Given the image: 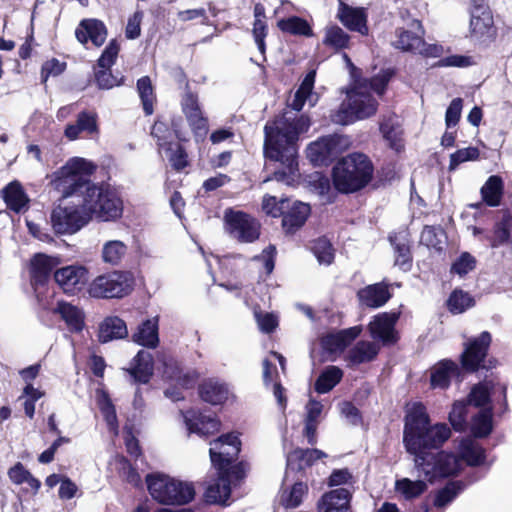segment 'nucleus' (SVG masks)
I'll use <instances>...</instances> for the list:
<instances>
[{
  "label": "nucleus",
  "mask_w": 512,
  "mask_h": 512,
  "mask_svg": "<svg viewBox=\"0 0 512 512\" xmlns=\"http://www.w3.org/2000/svg\"><path fill=\"white\" fill-rule=\"evenodd\" d=\"M450 429L445 424L430 425L429 416L422 403L407 406L404 445L407 452L414 455L415 467L419 476L429 482L437 478L458 474L464 465L478 466L485 463V452L473 439H462L458 445V455L447 452L430 453L426 449L437 448L450 437Z\"/></svg>",
  "instance_id": "1"
},
{
  "label": "nucleus",
  "mask_w": 512,
  "mask_h": 512,
  "mask_svg": "<svg viewBox=\"0 0 512 512\" xmlns=\"http://www.w3.org/2000/svg\"><path fill=\"white\" fill-rule=\"evenodd\" d=\"M310 125L307 116L296 117L290 113H284L265 125V156L282 166L281 170L274 173L277 181L287 185L295 181L298 171L297 141L301 134L308 131Z\"/></svg>",
  "instance_id": "2"
},
{
  "label": "nucleus",
  "mask_w": 512,
  "mask_h": 512,
  "mask_svg": "<svg viewBox=\"0 0 512 512\" xmlns=\"http://www.w3.org/2000/svg\"><path fill=\"white\" fill-rule=\"evenodd\" d=\"M342 57L350 69L352 82L347 90L346 100L341 104L339 110L332 115V121L336 124L347 125L357 120L366 119L376 113L378 103L372 96L371 91L378 95L383 94L391 78V73L382 71L368 81L358 75V69L347 54L344 53Z\"/></svg>",
  "instance_id": "3"
},
{
  "label": "nucleus",
  "mask_w": 512,
  "mask_h": 512,
  "mask_svg": "<svg viewBox=\"0 0 512 512\" xmlns=\"http://www.w3.org/2000/svg\"><path fill=\"white\" fill-rule=\"evenodd\" d=\"M372 174L373 166L367 156L353 153L334 166L333 185L341 193H353L365 187L370 182Z\"/></svg>",
  "instance_id": "4"
},
{
  "label": "nucleus",
  "mask_w": 512,
  "mask_h": 512,
  "mask_svg": "<svg viewBox=\"0 0 512 512\" xmlns=\"http://www.w3.org/2000/svg\"><path fill=\"white\" fill-rule=\"evenodd\" d=\"M95 168L93 163L84 158H71L50 175V184L64 199L77 194L84 196L87 186L92 185L88 177Z\"/></svg>",
  "instance_id": "5"
},
{
  "label": "nucleus",
  "mask_w": 512,
  "mask_h": 512,
  "mask_svg": "<svg viewBox=\"0 0 512 512\" xmlns=\"http://www.w3.org/2000/svg\"><path fill=\"white\" fill-rule=\"evenodd\" d=\"M145 482L150 496L163 505H184L195 497L193 483L166 474H148Z\"/></svg>",
  "instance_id": "6"
},
{
  "label": "nucleus",
  "mask_w": 512,
  "mask_h": 512,
  "mask_svg": "<svg viewBox=\"0 0 512 512\" xmlns=\"http://www.w3.org/2000/svg\"><path fill=\"white\" fill-rule=\"evenodd\" d=\"M82 201L89 221L92 219L102 222L114 221L123 214V201L109 186L92 183L87 186Z\"/></svg>",
  "instance_id": "7"
},
{
  "label": "nucleus",
  "mask_w": 512,
  "mask_h": 512,
  "mask_svg": "<svg viewBox=\"0 0 512 512\" xmlns=\"http://www.w3.org/2000/svg\"><path fill=\"white\" fill-rule=\"evenodd\" d=\"M133 289V278L130 273L111 271L94 278L88 285V293L93 298H122Z\"/></svg>",
  "instance_id": "8"
},
{
  "label": "nucleus",
  "mask_w": 512,
  "mask_h": 512,
  "mask_svg": "<svg viewBox=\"0 0 512 512\" xmlns=\"http://www.w3.org/2000/svg\"><path fill=\"white\" fill-rule=\"evenodd\" d=\"M223 228L232 239L241 243H251L259 238L260 224L249 214L228 208L223 213Z\"/></svg>",
  "instance_id": "9"
},
{
  "label": "nucleus",
  "mask_w": 512,
  "mask_h": 512,
  "mask_svg": "<svg viewBox=\"0 0 512 512\" xmlns=\"http://www.w3.org/2000/svg\"><path fill=\"white\" fill-rule=\"evenodd\" d=\"M84 205L60 203L51 212L50 220L57 234H73L90 221Z\"/></svg>",
  "instance_id": "10"
},
{
  "label": "nucleus",
  "mask_w": 512,
  "mask_h": 512,
  "mask_svg": "<svg viewBox=\"0 0 512 512\" xmlns=\"http://www.w3.org/2000/svg\"><path fill=\"white\" fill-rule=\"evenodd\" d=\"M240 440L234 433L222 435L210 443V457L212 464L219 471L231 472L230 467L240 452Z\"/></svg>",
  "instance_id": "11"
},
{
  "label": "nucleus",
  "mask_w": 512,
  "mask_h": 512,
  "mask_svg": "<svg viewBox=\"0 0 512 512\" xmlns=\"http://www.w3.org/2000/svg\"><path fill=\"white\" fill-rule=\"evenodd\" d=\"M349 139L342 135L322 137L307 147V158L314 165H323L349 147Z\"/></svg>",
  "instance_id": "12"
},
{
  "label": "nucleus",
  "mask_w": 512,
  "mask_h": 512,
  "mask_svg": "<svg viewBox=\"0 0 512 512\" xmlns=\"http://www.w3.org/2000/svg\"><path fill=\"white\" fill-rule=\"evenodd\" d=\"M470 34L475 41L481 44H489L496 38L497 30L488 5L484 3H475L473 5L471 9Z\"/></svg>",
  "instance_id": "13"
},
{
  "label": "nucleus",
  "mask_w": 512,
  "mask_h": 512,
  "mask_svg": "<svg viewBox=\"0 0 512 512\" xmlns=\"http://www.w3.org/2000/svg\"><path fill=\"white\" fill-rule=\"evenodd\" d=\"M54 279L65 293L74 295L87 284L88 270L79 265L66 266L55 271Z\"/></svg>",
  "instance_id": "14"
},
{
  "label": "nucleus",
  "mask_w": 512,
  "mask_h": 512,
  "mask_svg": "<svg viewBox=\"0 0 512 512\" xmlns=\"http://www.w3.org/2000/svg\"><path fill=\"white\" fill-rule=\"evenodd\" d=\"M397 320V313H381L376 315L368 326L371 336L382 341L384 345L395 343L398 339L397 332L395 331Z\"/></svg>",
  "instance_id": "15"
},
{
  "label": "nucleus",
  "mask_w": 512,
  "mask_h": 512,
  "mask_svg": "<svg viewBox=\"0 0 512 512\" xmlns=\"http://www.w3.org/2000/svg\"><path fill=\"white\" fill-rule=\"evenodd\" d=\"M490 343L491 336L488 332H483L478 338L466 343L462 354L463 367L469 371L477 370L486 356Z\"/></svg>",
  "instance_id": "16"
},
{
  "label": "nucleus",
  "mask_w": 512,
  "mask_h": 512,
  "mask_svg": "<svg viewBox=\"0 0 512 512\" xmlns=\"http://www.w3.org/2000/svg\"><path fill=\"white\" fill-rule=\"evenodd\" d=\"M77 40L82 44L91 42L94 46L103 45L107 37V29L104 23L98 19H83L75 30Z\"/></svg>",
  "instance_id": "17"
},
{
  "label": "nucleus",
  "mask_w": 512,
  "mask_h": 512,
  "mask_svg": "<svg viewBox=\"0 0 512 512\" xmlns=\"http://www.w3.org/2000/svg\"><path fill=\"white\" fill-rule=\"evenodd\" d=\"M232 477L241 478L238 467L232 468L231 472L219 471L218 480L206 489V500L210 503L226 504L230 496L229 483Z\"/></svg>",
  "instance_id": "18"
},
{
  "label": "nucleus",
  "mask_w": 512,
  "mask_h": 512,
  "mask_svg": "<svg viewBox=\"0 0 512 512\" xmlns=\"http://www.w3.org/2000/svg\"><path fill=\"white\" fill-rule=\"evenodd\" d=\"M337 18L351 31H357L362 35L368 33L367 15L363 8L351 7L339 0Z\"/></svg>",
  "instance_id": "19"
},
{
  "label": "nucleus",
  "mask_w": 512,
  "mask_h": 512,
  "mask_svg": "<svg viewBox=\"0 0 512 512\" xmlns=\"http://www.w3.org/2000/svg\"><path fill=\"white\" fill-rule=\"evenodd\" d=\"M362 331L361 326L330 333L321 339V345L330 354H340Z\"/></svg>",
  "instance_id": "20"
},
{
  "label": "nucleus",
  "mask_w": 512,
  "mask_h": 512,
  "mask_svg": "<svg viewBox=\"0 0 512 512\" xmlns=\"http://www.w3.org/2000/svg\"><path fill=\"white\" fill-rule=\"evenodd\" d=\"M351 494L345 488L325 493L317 504V512H350Z\"/></svg>",
  "instance_id": "21"
},
{
  "label": "nucleus",
  "mask_w": 512,
  "mask_h": 512,
  "mask_svg": "<svg viewBox=\"0 0 512 512\" xmlns=\"http://www.w3.org/2000/svg\"><path fill=\"white\" fill-rule=\"evenodd\" d=\"M82 134L93 136L98 134L97 116L94 113L81 112L75 123L68 124L64 135L70 141L78 139Z\"/></svg>",
  "instance_id": "22"
},
{
  "label": "nucleus",
  "mask_w": 512,
  "mask_h": 512,
  "mask_svg": "<svg viewBox=\"0 0 512 512\" xmlns=\"http://www.w3.org/2000/svg\"><path fill=\"white\" fill-rule=\"evenodd\" d=\"M189 433H195L207 437L219 431L220 423L211 416L202 415L195 411H188L184 415Z\"/></svg>",
  "instance_id": "23"
},
{
  "label": "nucleus",
  "mask_w": 512,
  "mask_h": 512,
  "mask_svg": "<svg viewBox=\"0 0 512 512\" xmlns=\"http://www.w3.org/2000/svg\"><path fill=\"white\" fill-rule=\"evenodd\" d=\"M460 375V369L456 363L442 360L430 370V384L434 389H446L450 381Z\"/></svg>",
  "instance_id": "24"
},
{
  "label": "nucleus",
  "mask_w": 512,
  "mask_h": 512,
  "mask_svg": "<svg viewBox=\"0 0 512 512\" xmlns=\"http://www.w3.org/2000/svg\"><path fill=\"white\" fill-rule=\"evenodd\" d=\"M316 71L311 70L306 74L304 79L302 80L299 88L295 92L294 99L292 100L290 106L295 111H300L304 107L305 103L308 102L310 106H314L318 100L319 96L316 92H314V83H315Z\"/></svg>",
  "instance_id": "25"
},
{
  "label": "nucleus",
  "mask_w": 512,
  "mask_h": 512,
  "mask_svg": "<svg viewBox=\"0 0 512 512\" xmlns=\"http://www.w3.org/2000/svg\"><path fill=\"white\" fill-rule=\"evenodd\" d=\"M357 297L362 306L379 308L390 299L391 294L387 284L376 283L360 289L357 292Z\"/></svg>",
  "instance_id": "26"
},
{
  "label": "nucleus",
  "mask_w": 512,
  "mask_h": 512,
  "mask_svg": "<svg viewBox=\"0 0 512 512\" xmlns=\"http://www.w3.org/2000/svg\"><path fill=\"white\" fill-rule=\"evenodd\" d=\"M163 375L165 379L175 382L181 388L192 386L198 378L194 370L184 371L178 361L172 358L164 361Z\"/></svg>",
  "instance_id": "27"
},
{
  "label": "nucleus",
  "mask_w": 512,
  "mask_h": 512,
  "mask_svg": "<svg viewBox=\"0 0 512 512\" xmlns=\"http://www.w3.org/2000/svg\"><path fill=\"white\" fill-rule=\"evenodd\" d=\"M2 198L7 207L16 213L28 208L29 198L18 181H12L2 190Z\"/></svg>",
  "instance_id": "28"
},
{
  "label": "nucleus",
  "mask_w": 512,
  "mask_h": 512,
  "mask_svg": "<svg viewBox=\"0 0 512 512\" xmlns=\"http://www.w3.org/2000/svg\"><path fill=\"white\" fill-rule=\"evenodd\" d=\"M60 264L58 257L49 256L46 254H36L30 263V272L32 279L36 283H43L46 281L51 271Z\"/></svg>",
  "instance_id": "29"
},
{
  "label": "nucleus",
  "mask_w": 512,
  "mask_h": 512,
  "mask_svg": "<svg viewBox=\"0 0 512 512\" xmlns=\"http://www.w3.org/2000/svg\"><path fill=\"white\" fill-rule=\"evenodd\" d=\"M200 396L212 405L224 403L229 397V388L216 379H208L200 386Z\"/></svg>",
  "instance_id": "30"
},
{
  "label": "nucleus",
  "mask_w": 512,
  "mask_h": 512,
  "mask_svg": "<svg viewBox=\"0 0 512 512\" xmlns=\"http://www.w3.org/2000/svg\"><path fill=\"white\" fill-rule=\"evenodd\" d=\"M133 341L148 348L157 347L159 343L158 317H152L142 322L133 334Z\"/></svg>",
  "instance_id": "31"
},
{
  "label": "nucleus",
  "mask_w": 512,
  "mask_h": 512,
  "mask_svg": "<svg viewBox=\"0 0 512 512\" xmlns=\"http://www.w3.org/2000/svg\"><path fill=\"white\" fill-rule=\"evenodd\" d=\"M128 335L125 322L117 316H110L103 320L99 327V340L109 342L115 339H122Z\"/></svg>",
  "instance_id": "32"
},
{
  "label": "nucleus",
  "mask_w": 512,
  "mask_h": 512,
  "mask_svg": "<svg viewBox=\"0 0 512 512\" xmlns=\"http://www.w3.org/2000/svg\"><path fill=\"white\" fill-rule=\"evenodd\" d=\"M56 312L65 321L70 331L80 332L84 328L85 314L81 308L67 302H60Z\"/></svg>",
  "instance_id": "33"
},
{
  "label": "nucleus",
  "mask_w": 512,
  "mask_h": 512,
  "mask_svg": "<svg viewBox=\"0 0 512 512\" xmlns=\"http://www.w3.org/2000/svg\"><path fill=\"white\" fill-rule=\"evenodd\" d=\"M402 51H408L415 54H420L425 57H440L444 53L443 46L436 43H426L420 36L412 37V42L401 40L399 43Z\"/></svg>",
  "instance_id": "34"
},
{
  "label": "nucleus",
  "mask_w": 512,
  "mask_h": 512,
  "mask_svg": "<svg viewBox=\"0 0 512 512\" xmlns=\"http://www.w3.org/2000/svg\"><path fill=\"white\" fill-rule=\"evenodd\" d=\"M326 454L318 449H296L287 456V467L292 470H302L325 457Z\"/></svg>",
  "instance_id": "35"
},
{
  "label": "nucleus",
  "mask_w": 512,
  "mask_h": 512,
  "mask_svg": "<svg viewBox=\"0 0 512 512\" xmlns=\"http://www.w3.org/2000/svg\"><path fill=\"white\" fill-rule=\"evenodd\" d=\"M128 372L136 381L147 383L153 373V358L151 353L144 350L139 351L134 358L133 366Z\"/></svg>",
  "instance_id": "36"
},
{
  "label": "nucleus",
  "mask_w": 512,
  "mask_h": 512,
  "mask_svg": "<svg viewBox=\"0 0 512 512\" xmlns=\"http://www.w3.org/2000/svg\"><path fill=\"white\" fill-rule=\"evenodd\" d=\"M309 214L310 207L308 204L295 202L291 209L283 216L282 223L284 229L289 233L294 232L305 223Z\"/></svg>",
  "instance_id": "37"
},
{
  "label": "nucleus",
  "mask_w": 512,
  "mask_h": 512,
  "mask_svg": "<svg viewBox=\"0 0 512 512\" xmlns=\"http://www.w3.org/2000/svg\"><path fill=\"white\" fill-rule=\"evenodd\" d=\"M308 493V486L303 482H296L291 487L283 488L279 494V503L286 509L299 507Z\"/></svg>",
  "instance_id": "38"
},
{
  "label": "nucleus",
  "mask_w": 512,
  "mask_h": 512,
  "mask_svg": "<svg viewBox=\"0 0 512 512\" xmlns=\"http://www.w3.org/2000/svg\"><path fill=\"white\" fill-rule=\"evenodd\" d=\"M500 392L505 395L506 388L500 384H497ZM496 385L492 381H485L474 386L469 394V403L473 404L476 407L487 408L490 407L489 400L492 391H494Z\"/></svg>",
  "instance_id": "39"
},
{
  "label": "nucleus",
  "mask_w": 512,
  "mask_h": 512,
  "mask_svg": "<svg viewBox=\"0 0 512 512\" xmlns=\"http://www.w3.org/2000/svg\"><path fill=\"white\" fill-rule=\"evenodd\" d=\"M128 247L121 240H108L101 248V259L109 265H118L126 256Z\"/></svg>",
  "instance_id": "40"
},
{
  "label": "nucleus",
  "mask_w": 512,
  "mask_h": 512,
  "mask_svg": "<svg viewBox=\"0 0 512 512\" xmlns=\"http://www.w3.org/2000/svg\"><path fill=\"white\" fill-rule=\"evenodd\" d=\"M96 399L97 405L107 423L108 429L114 435H118V422L116 411L108 394L103 390H97Z\"/></svg>",
  "instance_id": "41"
},
{
  "label": "nucleus",
  "mask_w": 512,
  "mask_h": 512,
  "mask_svg": "<svg viewBox=\"0 0 512 512\" xmlns=\"http://www.w3.org/2000/svg\"><path fill=\"white\" fill-rule=\"evenodd\" d=\"M277 26L284 33L305 37L313 36L311 25L307 20L297 16L281 19L278 21Z\"/></svg>",
  "instance_id": "42"
},
{
  "label": "nucleus",
  "mask_w": 512,
  "mask_h": 512,
  "mask_svg": "<svg viewBox=\"0 0 512 512\" xmlns=\"http://www.w3.org/2000/svg\"><path fill=\"white\" fill-rule=\"evenodd\" d=\"M379 352V346L369 341L358 342L348 353L352 364H361L373 360Z\"/></svg>",
  "instance_id": "43"
},
{
  "label": "nucleus",
  "mask_w": 512,
  "mask_h": 512,
  "mask_svg": "<svg viewBox=\"0 0 512 512\" xmlns=\"http://www.w3.org/2000/svg\"><path fill=\"white\" fill-rule=\"evenodd\" d=\"M503 193V181L499 176H490L481 188L483 200L489 206L495 207L500 204Z\"/></svg>",
  "instance_id": "44"
},
{
  "label": "nucleus",
  "mask_w": 512,
  "mask_h": 512,
  "mask_svg": "<svg viewBox=\"0 0 512 512\" xmlns=\"http://www.w3.org/2000/svg\"><path fill=\"white\" fill-rule=\"evenodd\" d=\"M349 35L337 25H329L324 29L323 44L334 50H341L348 47Z\"/></svg>",
  "instance_id": "45"
},
{
  "label": "nucleus",
  "mask_w": 512,
  "mask_h": 512,
  "mask_svg": "<svg viewBox=\"0 0 512 512\" xmlns=\"http://www.w3.org/2000/svg\"><path fill=\"white\" fill-rule=\"evenodd\" d=\"M342 377L343 372L339 367L329 366L318 377L315 389L318 393H327L340 382Z\"/></svg>",
  "instance_id": "46"
},
{
  "label": "nucleus",
  "mask_w": 512,
  "mask_h": 512,
  "mask_svg": "<svg viewBox=\"0 0 512 512\" xmlns=\"http://www.w3.org/2000/svg\"><path fill=\"white\" fill-rule=\"evenodd\" d=\"M427 488L422 480L412 481L409 478H402L395 482V491L405 499H413L420 496Z\"/></svg>",
  "instance_id": "47"
},
{
  "label": "nucleus",
  "mask_w": 512,
  "mask_h": 512,
  "mask_svg": "<svg viewBox=\"0 0 512 512\" xmlns=\"http://www.w3.org/2000/svg\"><path fill=\"white\" fill-rule=\"evenodd\" d=\"M474 304V298L463 290H454L447 300L448 310L453 314H461Z\"/></svg>",
  "instance_id": "48"
},
{
  "label": "nucleus",
  "mask_w": 512,
  "mask_h": 512,
  "mask_svg": "<svg viewBox=\"0 0 512 512\" xmlns=\"http://www.w3.org/2000/svg\"><path fill=\"white\" fill-rule=\"evenodd\" d=\"M472 433L476 437H485L492 431V408L487 407L482 409L472 419L471 424Z\"/></svg>",
  "instance_id": "49"
},
{
  "label": "nucleus",
  "mask_w": 512,
  "mask_h": 512,
  "mask_svg": "<svg viewBox=\"0 0 512 512\" xmlns=\"http://www.w3.org/2000/svg\"><path fill=\"white\" fill-rule=\"evenodd\" d=\"M160 153H164L171 165L177 170L183 169L188 164L187 154L177 143H169L168 146L160 143Z\"/></svg>",
  "instance_id": "50"
},
{
  "label": "nucleus",
  "mask_w": 512,
  "mask_h": 512,
  "mask_svg": "<svg viewBox=\"0 0 512 512\" xmlns=\"http://www.w3.org/2000/svg\"><path fill=\"white\" fill-rule=\"evenodd\" d=\"M137 90L141 98L145 113L147 115H151L153 113L155 96L153 93L151 80L148 76H144L138 80Z\"/></svg>",
  "instance_id": "51"
},
{
  "label": "nucleus",
  "mask_w": 512,
  "mask_h": 512,
  "mask_svg": "<svg viewBox=\"0 0 512 512\" xmlns=\"http://www.w3.org/2000/svg\"><path fill=\"white\" fill-rule=\"evenodd\" d=\"M446 236L441 228L426 226L421 233V243L436 250H442Z\"/></svg>",
  "instance_id": "52"
},
{
  "label": "nucleus",
  "mask_w": 512,
  "mask_h": 512,
  "mask_svg": "<svg viewBox=\"0 0 512 512\" xmlns=\"http://www.w3.org/2000/svg\"><path fill=\"white\" fill-rule=\"evenodd\" d=\"M480 158V150L477 147L469 146L458 149L450 155L449 170H455L460 164L468 161H477Z\"/></svg>",
  "instance_id": "53"
},
{
  "label": "nucleus",
  "mask_w": 512,
  "mask_h": 512,
  "mask_svg": "<svg viewBox=\"0 0 512 512\" xmlns=\"http://www.w3.org/2000/svg\"><path fill=\"white\" fill-rule=\"evenodd\" d=\"M420 36L421 38L424 36V29L422 24L418 20H412L407 29L399 28L396 30V39L392 42L393 46L397 49L401 50L399 46L400 41L403 39L406 42H412V37Z\"/></svg>",
  "instance_id": "54"
},
{
  "label": "nucleus",
  "mask_w": 512,
  "mask_h": 512,
  "mask_svg": "<svg viewBox=\"0 0 512 512\" xmlns=\"http://www.w3.org/2000/svg\"><path fill=\"white\" fill-rule=\"evenodd\" d=\"M463 489L461 482H450L442 490H440L434 500V505L443 508L449 504L457 494Z\"/></svg>",
  "instance_id": "55"
},
{
  "label": "nucleus",
  "mask_w": 512,
  "mask_h": 512,
  "mask_svg": "<svg viewBox=\"0 0 512 512\" xmlns=\"http://www.w3.org/2000/svg\"><path fill=\"white\" fill-rule=\"evenodd\" d=\"M380 131L391 148L396 151H399L402 148L403 145L400 133L390 120L382 121L380 123Z\"/></svg>",
  "instance_id": "56"
},
{
  "label": "nucleus",
  "mask_w": 512,
  "mask_h": 512,
  "mask_svg": "<svg viewBox=\"0 0 512 512\" xmlns=\"http://www.w3.org/2000/svg\"><path fill=\"white\" fill-rule=\"evenodd\" d=\"M449 421L457 431L464 429L466 424V403L464 401H455L449 413Z\"/></svg>",
  "instance_id": "57"
},
{
  "label": "nucleus",
  "mask_w": 512,
  "mask_h": 512,
  "mask_svg": "<svg viewBox=\"0 0 512 512\" xmlns=\"http://www.w3.org/2000/svg\"><path fill=\"white\" fill-rule=\"evenodd\" d=\"M313 251L320 263L329 265L334 259V252L330 242L326 239H319L314 243Z\"/></svg>",
  "instance_id": "58"
},
{
  "label": "nucleus",
  "mask_w": 512,
  "mask_h": 512,
  "mask_svg": "<svg viewBox=\"0 0 512 512\" xmlns=\"http://www.w3.org/2000/svg\"><path fill=\"white\" fill-rule=\"evenodd\" d=\"M476 260L469 253H462L453 263L451 272L459 276H464L475 268Z\"/></svg>",
  "instance_id": "59"
},
{
  "label": "nucleus",
  "mask_w": 512,
  "mask_h": 512,
  "mask_svg": "<svg viewBox=\"0 0 512 512\" xmlns=\"http://www.w3.org/2000/svg\"><path fill=\"white\" fill-rule=\"evenodd\" d=\"M143 16L142 11H136L129 17L125 29V35L128 39H136L140 36Z\"/></svg>",
  "instance_id": "60"
},
{
  "label": "nucleus",
  "mask_w": 512,
  "mask_h": 512,
  "mask_svg": "<svg viewBox=\"0 0 512 512\" xmlns=\"http://www.w3.org/2000/svg\"><path fill=\"white\" fill-rule=\"evenodd\" d=\"M463 101L461 98H455L451 101L445 114V123L447 127L455 126L461 117Z\"/></svg>",
  "instance_id": "61"
},
{
  "label": "nucleus",
  "mask_w": 512,
  "mask_h": 512,
  "mask_svg": "<svg viewBox=\"0 0 512 512\" xmlns=\"http://www.w3.org/2000/svg\"><path fill=\"white\" fill-rule=\"evenodd\" d=\"M119 50V44L115 40L110 41L98 60L99 66L101 68H110L115 62Z\"/></svg>",
  "instance_id": "62"
},
{
  "label": "nucleus",
  "mask_w": 512,
  "mask_h": 512,
  "mask_svg": "<svg viewBox=\"0 0 512 512\" xmlns=\"http://www.w3.org/2000/svg\"><path fill=\"white\" fill-rule=\"evenodd\" d=\"M188 122L194 132L195 138L197 140L204 139L208 132V122L207 119L203 117L202 112L197 113L195 116L189 117Z\"/></svg>",
  "instance_id": "63"
},
{
  "label": "nucleus",
  "mask_w": 512,
  "mask_h": 512,
  "mask_svg": "<svg viewBox=\"0 0 512 512\" xmlns=\"http://www.w3.org/2000/svg\"><path fill=\"white\" fill-rule=\"evenodd\" d=\"M255 318L257 320L259 329L265 333L273 331L278 325L277 317L271 313L263 314L256 311Z\"/></svg>",
  "instance_id": "64"
}]
</instances>
